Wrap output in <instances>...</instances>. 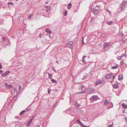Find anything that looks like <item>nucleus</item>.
<instances>
[{"mask_svg": "<svg viewBox=\"0 0 127 127\" xmlns=\"http://www.w3.org/2000/svg\"><path fill=\"white\" fill-rule=\"evenodd\" d=\"M31 104L25 110H24L21 111L20 113V115H22L25 112H27L28 111H31Z\"/></svg>", "mask_w": 127, "mask_h": 127, "instance_id": "nucleus-1", "label": "nucleus"}, {"mask_svg": "<svg viewBox=\"0 0 127 127\" xmlns=\"http://www.w3.org/2000/svg\"><path fill=\"white\" fill-rule=\"evenodd\" d=\"M100 8L99 6H96L95 8L92 9V11L94 14H97L98 13L100 9Z\"/></svg>", "mask_w": 127, "mask_h": 127, "instance_id": "nucleus-2", "label": "nucleus"}, {"mask_svg": "<svg viewBox=\"0 0 127 127\" xmlns=\"http://www.w3.org/2000/svg\"><path fill=\"white\" fill-rule=\"evenodd\" d=\"M105 82L104 81L103 79L102 78L99 79L98 80H97L95 83V85L96 86L97 85L101 83H102L103 84Z\"/></svg>", "mask_w": 127, "mask_h": 127, "instance_id": "nucleus-3", "label": "nucleus"}, {"mask_svg": "<svg viewBox=\"0 0 127 127\" xmlns=\"http://www.w3.org/2000/svg\"><path fill=\"white\" fill-rule=\"evenodd\" d=\"M125 2V1L123 0V1L122 3L120 4V7L121 8L120 9L121 11H122V10L124 9L125 6L126 4L124 3Z\"/></svg>", "mask_w": 127, "mask_h": 127, "instance_id": "nucleus-4", "label": "nucleus"}, {"mask_svg": "<svg viewBox=\"0 0 127 127\" xmlns=\"http://www.w3.org/2000/svg\"><path fill=\"white\" fill-rule=\"evenodd\" d=\"M111 45V43L110 42H105L104 43L103 49H105Z\"/></svg>", "mask_w": 127, "mask_h": 127, "instance_id": "nucleus-5", "label": "nucleus"}, {"mask_svg": "<svg viewBox=\"0 0 127 127\" xmlns=\"http://www.w3.org/2000/svg\"><path fill=\"white\" fill-rule=\"evenodd\" d=\"M85 86L83 85H82L79 88V90H81L84 91L83 92H81L79 93H76L77 94H79L80 93H85Z\"/></svg>", "mask_w": 127, "mask_h": 127, "instance_id": "nucleus-6", "label": "nucleus"}, {"mask_svg": "<svg viewBox=\"0 0 127 127\" xmlns=\"http://www.w3.org/2000/svg\"><path fill=\"white\" fill-rule=\"evenodd\" d=\"M94 89L93 88H89L86 90L87 93L91 94L94 91Z\"/></svg>", "mask_w": 127, "mask_h": 127, "instance_id": "nucleus-7", "label": "nucleus"}, {"mask_svg": "<svg viewBox=\"0 0 127 127\" xmlns=\"http://www.w3.org/2000/svg\"><path fill=\"white\" fill-rule=\"evenodd\" d=\"M73 43L72 41H70L66 45V46L69 48H70L72 46Z\"/></svg>", "mask_w": 127, "mask_h": 127, "instance_id": "nucleus-8", "label": "nucleus"}, {"mask_svg": "<svg viewBox=\"0 0 127 127\" xmlns=\"http://www.w3.org/2000/svg\"><path fill=\"white\" fill-rule=\"evenodd\" d=\"M32 122V118L31 117L30 119V120L27 123V127H29L30 125L31 122Z\"/></svg>", "mask_w": 127, "mask_h": 127, "instance_id": "nucleus-9", "label": "nucleus"}, {"mask_svg": "<svg viewBox=\"0 0 127 127\" xmlns=\"http://www.w3.org/2000/svg\"><path fill=\"white\" fill-rule=\"evenodd\" d=\"M10 72L9 71H6L5 73L2 74L1 75L2 76V77H5V76L7 75Z\"/></svg>", "mask_w": 127, "mask_h": 127, "instance_id": "nucleus-10", "label": "nucleus"}, {"mask_svg": "<svg viewBox=\"0 0 127 127\" xmlns=\"http://www.w3.org/2000/svg\"><path fill=\"white\" fill-rule=\"evenodd\" d=\"M97 96L94 95L92 96L90 98L91 100H95L97 98Z\"/></svg>", "mask_w": 127, "mask_h": 127, "instance_id": "nucleus-11", "label": "nucleus"}, {"mask_svg": "<svg viewBox=\"0 0 127 127\" xmlns=\"http://www.w3.org/2000/svg\"><path fill=\"white\" fill-rule=\"evenodd\" d=\"M5 85L6 87H8L9 88H11L12 87V86L10 84H7V83H6L5 84Z\"/></svg>", "mask_w": 127, "mask_h": 127, "instance_id": "nucleus-12", "label": "nucleus"}, {"mask_svg": "<svg viewBox=\"0 0 127 127\" xmlns=\"http://www.w3.org/2000/svg\"><path fill=\"white\" fill-rule=\"evenodd\" d=\"M119 86L117 83L115 84L114 85H113V88L115 89L118 88V87Z\"/></svg>", "mask_w": 127, "mask_h": 127, "instance_id": "nucleus-13", "label": "nucleus"}, {"mask_svg": "<svg viewBox=\"0 0 127 127\" xmlns=\"http://www.w3.org/2000/svg\"><path fill=\"white\" fill-rule=\"evenodd\" d=\"M112 78V76H110V75L107 74L105 76V78L106 79H109L110 78Z\"/></svg>", "mask_w": 127, "mask_h": 127, "instance_id": "nucleus-14", "label": "nucleus"}, {"mask_svg": "<svg viewBox=\"0 0 127 127\" xmlns=\"http://www.w3.org/2000/svg\"><path fill=\"white\" fill-rule=\"evenodd\" d=\"M104 103L105 105H108V100L106 99H105V100L104 101Z\"/></svg>", "mask_w": 127, "mask_h": 127, "instance_id": "nucleus-15", "label": "nucleus"}, {"mask_svg": "<svg viewBox=\"0 0 127 127\" xmlns=\"http://www.w3.org/2000/svg\"><path fill=\"white\" fill-rule=\"evenodd\" d=\"M122 105L123 108H127V105L125 104L124 103H122Z\"/></svg>", "mask_w": 127, "mask_h": 127, "instance_id": "nucleus-16", "label": "nucleus"}, {"mask_svg": "<svg viewBox=\"0 0 127 127\" xmlns=\"http://www.w3.org/2000/svg\"><path fill=\"white\" fill-rule=\"evenodd\" d=\"M46 31L48 33H52V31L51 30H50L49 29H47L46 30Z\"/></svg>", "mask_w": 127, "mask_h": 127, "instance_id": "nucleus-17", "label": "nucleus"}, {"mask_svg": "<svg viewBox=\"0 0 127 127\" xmlns=\"http://www.w3.org/2000/svg\"><path fill=\"white\" fill-rule=\"evenodd\" d=\"M119 35L120 36H121V37H122L124 36V35L123 32H121L119 34Z\"/></svg>", "mask_w": 127, "mask_h": 127, "instance_id": "nucleus-18", "label": "nucleus"}, {"mask_svg": "<svg viewBox=\"0 0 127 127\" xmlns=\"http://www.w3.org/2000/svg\"><path fill=\"white\" fill-rule=\"evenodd\" d=\"M48 75L49 78L51 79V78H52L53 75L52 74L48 73Z\"/></svg>", "mask_w": 127, "mask_h": 127, "instance_id": "nucleus-19", "label": "nucleus"}, {"mask_svg": "<svg viewBox=\"0 0 127 127\" xmlns=\"http://www.w3.org/2000/svg\"><path fill=\"white\" fill-rule=\"evenodd\" d=\"M121 77V76L120 75H118V80L119 81H121V79H123V77L122 76H121V78H120V77Z\"/></svg>", "mask_w": 127, "mask_h": 127, "instance_id": "nucleus-20", "label": "nucleus"}, {"mask_svg": "<svg viewBox=\"0 0 127 127\" xmlns=\"http://www.w3.org/2000/svg\"><path fill=\"white\" fill-rule=\"evenodd\" d=\"M118 68L117 65H116L115 66H112V68L113 69H117Z\"/></svg>", "mask_w": 127, "mask_h": 127, "instance_id": "nucleus-21", "label": "nucleus"}, {"mask_svg": "<svg viewBox=\"0 0 127 127\" xmlns=\"http://www.w3.org/2000/svg\"><path fill=\"white\" fill-rule=\"evenodd\" d=\"M107 24L108 25H111L113 23V22L112 21H109L107 22Z\"/></svg>", "mask_w": 127, "mask_h": 127, "instance_id": "nucleus-22", "label": "nucleus"}, {"mask_svg": "<svg viewBox=\"0 0 127 127\" xmlns=\"http://www.w3.org/2000/svg\"><path fill=\"white\" fill-rule=\"evenodd\" d=\"M51 81L52 83H57L56 81V80H55V79H51Z\"/></svg>", "mask_w": 127, "mask_h": 127, "instance_id": "nucleus-23", "label": "nucleus"}, {"mask_svg": "<svg viewBox=\"0 0 127 127\" xmlns=\"http://www.w3.org/2000/svg\"><path fill=\"white\" fill-rule=\"evenodd\" d=\"M72 6V4L71 3H70L67 6V8L68 9H69Z\"/></svg>", "mask_w": 127, "mask_h": 127, "instance_id": "nucleus-24", "label": "nucleus"}, {"mask_svg": "<svg viewBox=\"0 0 127 127\" xmlns=\"http://www.w3.org/2000/svg\"><path fill=\"white\" fill-rule=\"evenodd\" d=\"M95 19L94 18L91 17V20L90 22L91 23H92V22H93L94 21Z\"/></svg>", "mask_w": 127, "mask_h": 127, "instance_id": "nucleus-25", "label": "nucleus"}, {"mask_svg": "<svg viewBox=\"0 0 127 127\" xmlns=\"http://www.w3.org/2000/svg\"><path fill=\"white\" fill-rule=\"evenodd\" d=\"M14 91L15 94L16 95L17 94V91L16 89L14 90Z\"/></svg>", "mask_w": 127, "mask_h": 127, "instance_id": "nucleus-26", "label": "nucleus"}, {"mask_svg": "<svg viewBox=\"0 0 127 127\" xmlns=\"http://www.w3.org/2000/svg\"><path fill=\"white\" fill-rule=\"evenodd\" d=\"M77 122L79 123L81 125H82L83 124L80 121L79 119H78V120H77Z\"/></svg>", "mask_w": 127, "mask_h": 127, "instance_id": "nucleus-27", "label": "nucleus"}, {"mask_svg": "<svg viewBox=\"0 0 127 127\" xmlns=\"http://www.w3.org/2000/svg\"><path fill=\"white\" fill-rule=\"evenodd\" d=\"M32 17V14H30L28 16V19H30Z\"/></svg>", "mask_w": 127, "mask_h": 127, "instance_id": "nucleus-28", "label": "nucleus"}, {"mask_svg": "<svg viewBox=\"0 0 127 127\" xmlns=\"http://www.w3.org/2000/svg\"><path fill=\"white\" fill-rule=\"evenodd\" d=\"M64 16H66L67 15V11L66 10H65V11L64 12Z\"/></svg>", "mask_w": 127, "mask_h": 127, "instance_id": "nucleus-29", "label": "nucleus"}, {"mask_svg": "<svg viewBox=\"0 0 127 127\" xmlns=\"http://www.w3.org/2000/svg\"><path fill=\"white\" fill-rule=\"evenodd\" d=\"M117 59L119 60H120L121 59V57L120 56H118L117 57Z\"/></svg>", "mask_w": 127, "mask_h": 127, "instance_id": "nucleus-30", "label": "nucleus"}, {"mask_svg": "<svg viewBox=\"0 0 127 127\" xmlns=\"http://www.w3.org/2000/svg\"><path fill=\"white\" fill-rule=\"evenodd\" d=\"M22 87L21 86H19L18 87V89L19 91L21 90L22 89Z\"/></svg>", "mask_w": 127, "mask_h": 127, "instance_id": "nucleus-31", "label": "nucleus"}, {"mask_svg": "<svg viewBox=\"0 0 127 127\" xmlns=\"http://www.w3.org/2000/svg\"><path fill=\"white\" fill-rule=\"evenodd\" d=\"M82 45H83L84 43V41H83L84 37H82Z\"/></svg>", "mask_w": 127, "mask_h": 127, "instance_id": "nucleus-32", "label": "nucleus"}, {"mask_svg": "<svg viewBox=\"0 0 127 127\" xmlns=\"http://www.w3.org/2000/svg\"><path fill=\"white\" fill-rule=\"evenodd\" d=\"M81 125L82 126V127H89V126H86L84 125L83 124H82V125Z\"/></svg>", "mask_w": 127, "mask_h": 127, "instance_id": "nucleus-33", "label": "nucleus"}, {"mask_svg": "<svg viewBox=\"0 0 127 127\" xmlns=\"http://www.w3.org/2000/svg\"><path fill=\"white\" fill-rule=\"evenodd\" d=\"M124 56H125L124 54H121V56H120L121 57V58Z\"/></svg>", "mask_w": 127, "mask_h": 127, "instance_id": "nucleus-34", "label": "nucleus"}, {"mask_svg": "<svg viewBox=\"0 0 127 127\" xmlns=\"http://www.w3.org/2000/svg\"><path fill=\"white\" fill-rule=\"evenodd\" d=\"M87 77H88V78L86 77V79H88V78H89V76H87ZM86 78H82V80H85Z\"/></svg>", "mask_w": 127, "mask_h": 127, "instance_id": "nucleus-35", "label": "nucleus"}, {"mask_svg": "<svg viewBox=\"0 0 127 127\" xmlns=\"http://www.w3.org/2000/svg\"><path fill=\"white\" fill-rule=\"evenodd\" d=\"M52 68H53V69L54 70V71L56 72V70L55 69L54 67H52Z\"/></svg>", "mask_w": 127, "mask_h": 127, "instance_id": "nucleus-36", "label": "nucleus"}, {"mask_svg": "<svg viewBox=\"0 0 127 127\" xmlns=\"http://www.w3.org/2000/svg\"><path fill=\"white\" fill-rule=\"evenodd\" d=\"M2 39L3 40V41H2V42H3V41H4L5 39V38L4 37H2Z\"/></svg>", "mask_w": 127, "mask_h": 127, "instance_id": "nucleus-37", "label": "nucleus"}, {"mask_svg": "<svg viewBox=\"0 0 127 127\" xmlns=\"http://www.w3.org/2000/svg\"><path fill=\"white\" fill-rule=\"evenodd\" d=\"M125 40H124L123 39H122L121 40V42L123 43L125 42Z\"/></svg>", "mask_w": 127, "mask_h": 127, "instance_id": "nucleus-38", "label": "nucleus"}, {"mask_svg": "<svg viewBox=\"0 0 127 127\" xmlns=\"http://www.w3.org/2000/svg\"><path fill=\"white\" fill-rule=\"evenodd\" d=\"M109 74L110 75V76H112V75H113V74L112 73H110L109 74Z\"/></svg>", "mask_w": 127, "mask_h": 127, "instance_id": "nucleus-39", "label": "nucleus"}, {"mask_svg": "<svg viewBox=\"0 0 127 127\" xmlns=\"http://www.w3.org/2000/svg\"><path fill=\"white\" fill-rule=\"evenodd\" d=\"M48 93L49 94L50 93V89H48Z\"/></svg>", "mask_w": 127, "mask_h": 127, "instance_id": "nucleus-40", "label": "nucleus"}, {"mask_svg": "<svg viewBox=\"0 0 127 127\" xmlns=\"http://www.w3.org/2000/svg\"><path fill=\"white\" fill-rule=\"evenodd\" d=\"M111 103L112 104V106L111 107H110V108H108V109H110V108H112L113 107V103L112 102H111Z\"/></svg>", "mask_w": 127, "mask_h": 127, "instance_id": "nucleus-41", "label": "nucleus"}, {"mask_svg": "<svg viewBox=\"0 0 127 127\" xmlns=\"http://www.w3.org/2000/svg\"><path fill=\"white\" fill-rule=\"evenodd\" d=\"M101 36L103 37V36H105V34H103V33H102V34H101Z\"/></svg>", "mask_w": 127, "mask_h": 127, "instance_id": "nucleus-42", "label": "nucleus"}, {"mask_svg": "<svg viewBox=\"0 0 127 127\" xmlns=\"http://www.w3.org/2000/svg\"><path fill=\"white\" fill-rule=\"evenodd\" d=\"M57 103V102L56 103L54 104L53 106V108L56 105V103Z\"/></svg>", "mask_w": 127, "mask_h": 127, "instance_id": "nucleus-43", "label": "nucleus"}, {"mask_svg": "<svg viewBox=\"0 0 127 127\" xmlns=\"http://www.w3.org/2000/svg\"><path fill=\"white\" fill-rule=\"evenodd\" d=\"M50 33H47V35H48V36H49V37H50V36H51V35H50Z\"/></svg>", "mask_w": 127, "mask_h": 127, "instance_id": "nucleus-44", "label": "nucleus"}, {"mask_svg": "<svg viewBox=\"0 0 127 127\" xmlns=\"http://www.w3.org/2000/svg\"><path fill=\"white\" fill-rule=\"evenodd\" d=\"M113 125V124H111L109 126V127H112Z\"/></svg>", "mask_w": 127, "mask_h": 127, "instance_id": "nucleus-45", "label": "nucleus"}, {"mask_svg": "<svg viewBox=\"0 0 127 127\" xmlns=\"http://www.w3.org/2000/svg\"><path fill=\"white\" fill-rule=\"evenodd\" d=\"M123 61H121V63H120V64H123Z\"/></svg>", "mask_w": 127, "mask_h": 127, "instance_id": "nucleus-46", "label": "nucleus"}, {"mask_svg": "<svg viewBox=\"0 0 127 127\" xmlns=\"http://www.w3.org/2000/svg\"><path fill=\"white\" fill-rule=\"evenodd\" d=\"M21 64L20 62H19L18 63V65H20Z\"/></svg>", "mask_w": 127, "mask_h": 127, "instance_id": "nucleus-47", "label": "nucleus"}, {"mask_svg": "<svg viewBox=\"0 0 127 127\" xmlns=\"http://www.w3.org/2000/svg\"><path fill=\"white\" fill-rule=\"evenodd\" d=\"M86 57V56H83V60L84 61V58H85Z\"/></svg>", "mask_w": 127, "mask_h": 127, "instance_id": "nucleus-48", "label": "nucleus"}, {"mask_svg": "<svg viewBox=\"0 0 127 127\" xmlns=\"http://www.w3.org/2000/svg\"><path fill=\"white\" fill-rule=\"evenodd\" d=\"M2 68V67L1 66V64L0 63V69H1Z\"/></svg>", "mask_w": 127, "mask_h": 127, "instance_id": "nucleus-49", "label": "nucleus"}, {"mask_svg": "<svg viewBox=\"0 0 127 127\" xmlns=\"http://www.w3.org/2000/svg\"><path fill=\"white\" fill-rule=\"evenodd\" d=\"M125 120L126 121V122H127V118L125 117Z\"/></svg>", "mask_w": 127, "mask_h": 127, "instance_id": "nucleus-50", "label": "nucleus"}, {"mask_svg": "<svg viewBox=\"0 0 127 127\" xmlns=\"http://www.w3.org/2000/svg\"><path fill=\"white\" fill-rule=\"evenodd\" d=\"M3 72V71H2L1 70H0V74L2 73V72Z\"/></svg>", "mask_w": 127, "mask_h": 127, "instance_id": "nucleus-51", "label": "nucleus"}, {"mask_svg": "<svg viewBox=\"0 0 127 127\" xmlns=\"http://www.w3.org/2000/svg\"><path fill=\"white\" fill-rule=\"evenodd\" d=\"M41 33L40 34L39 36V37L40 38L41 37Z\"/></svg>", "mask_w": 127, "mask_h": 127, "instance_id": "nucleus-52", "label": "nucleus"}, {"mask_svg": "<svg viewBox=\"0 0 127 127\" xmlns=\"http://www.w3.org/2000/svg\"><path fill=\"white\" fill-rule=\"evenodd\" d=\"M16 127H21V126H19V125H17L16 126Z\"/></svg>", "mask_w": 127, "mask_h": 127, "instance_id": "nucleus-53", "label": "nucleus"}, {"mask_svg": "<svg viewBox=\"0 0 127 127\" xmlns=\"http://www.w3.org/2000/svg\"><path fill=\"white\" fill-rule=\"evenodd\" d=\"M107 10V11L108 12H109V13H110V14L111 13V12H110V11L109 10H108V9Z\"/></svg>", "mask_w": 127, "mask_h": 127, "instance_id": "nucleus-54", "label": "nucleus"}, {"mask_svg": "<svg viewBox=\"0 0 127 127\" xmlns=\"http://www.w3.org/2000/svg\"><path fill=\"white\" fill-rule=\"evenodd\" d=\"M13 4V3L12 2H10V3H9L8 4Z\"/></svg>", "mask_w": 127, "mask_h": 127, "instance_id": "nucleus-55", "label": "nucleus"}, {"mask_svg": "<svg viewBox=\"0 0 127 127\" xmlns=\"http://www.w3.org/2000/svg\"><path fill=\"white\" fill-rule=\"evenodd\" d=\"M115 76V75H113V79H114Z\"/></svg>", "mask_w": 127, "mask_h": 127, "instance_id": "nucleus-56", "label": "nucleus"}, {"mask_svg": "<svg viewBox=\"0 0 127 127\" xmlns=\"http://www.w3.org/2000/svg\"><path fill=\"white\" fill-rule=\"evenodd\" d=\"M82 83L81 82H79V83H78L77 84H81Z\"/></svg>", "mask_w": 127, "mask_h": 127, "instance_id": "nucleus-57", "label": "nucleus"}, {"mask_svg": "<svg viewBox=\"0 0 127 127\" xmlns=\"http://www.w3.org/2000/svg\"><path fill=\"white\" fill-rule=\"evenodd\" d=\"M125 111H123V113H125Z\"/></svg>", "mask_w": 127, "mask_h": 127, "instance_id": "nucleus-58", "label": "nucleus"}, {"mask_svg": "<svg viewBox=\"0 0 127 127\" xmlns=\"http://www.w3.org/2000/svg\"><path fill=\"white\" fill-rule=\"evenodd\" d=\"M46 4H48V1L46 2Z\"/></svg>", "mask_w": 127, "mask_h": 127, "instance_id": "nucleus-59", "label": "nucleus"}, {"mask_svg": "<svg viewBox=\"0 0 127 127\" xmlns=\"http://www.w3.org/2000/svg\"><path fill=\"white\" fill-rule=\"evenodd\" d=\"M15 97H15H14H14H13V99H15L14 98Z\"/></svg>", "mask_w": 127, "mask_h": 127, "instance_id": "nucleus-60", "label": "nucleus"}, {"mask_svg": "<svg viewBox=\"0 0 127 127\" xmlns=\"http://www.w3.org/2000/svg\"><path fill=\"white\" fill-rule=\"evenodd\" d=\"M34 116H32V120H33V118H34Z\"/></svg>", "mask_w": 127, "mask_h": 127, "instance_id": "nucleus-61", "label": "nucleus"}, {"mask_svg": "<svg viewBox=\"0 0 127 127\" xmlns=\"http://www.w3.org/2000/svg\"><path fill=\"white\" fill-rule=\"evenodd\" d=\"M57 62V63L58 64H59V63H58V61H57V62Z\"/></svg>", "mask_w": 127, "mask_h": 127, "instance_id": "nucleus-62", "label": "nucleus"}, {"mask_svg": "<svg viewBox=\"0 0 127 127\" xmlns=\"http://www.w3.org/2000/svg\"><path fill=\"white\" fill-rule=\"evenodd\" d=\"M45 7H48V6H45Z\"/></svg>", "mask_w": 127, "mask_h": 127, "instance_id": "nucleus-63", "label": "nucleus"}, {"mask_svg": "<svg viewBox=\"0 0 127 127\" xmlns=\"http://www.w3.org/2000/svg\"><path fill=\"white\" fill-rule=\"evenodd\" d=\"M18 116H17V117H15V118H18Z\"/></svg>", "mask_w": 127, "mask_h": 127, "instance_id": "nucleus-64", "label": "nucleus"}]
</instances>
